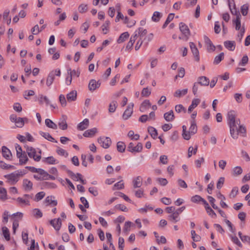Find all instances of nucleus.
I'll use <instances>...</instances> for the list:
<instances>
[{
	"label": "nucleus",
	"mask_w": 250,
	"mask_h": 250,
	"mask_svg": "<svg viewBox=\"0 0 250 250\" xmlns=\"http://www.w3.org/2000/svg\"><path fill=\"white\" fill-rule=\"evenodd\" d=\"M228 125L229 128L230 134L233 139L238 138L239 134L245 136L246 129L243 125H240V121L236 119V114L234 111L231 110L227 114Z\"/></svg>",
	"instance_id": "1"
},
{
	"label": "nucleus",
	"mask_w": 250,
	"mask_h": 250,
	"mask_svg": "<svg viewBox=\"0 0 250 250\" xmlns=\"http://www.w3.org/2000/svg\"><path fill=\"white\" fill-rule=\"evenodd\" d=\"M147 30L142 27H139L135 31L134 34L130 38L129 42L125 47V50L130 51L132 49L133 44L138 37H143L147 34Z\"/></svg>",
	"instance_id": "2"
},
{
	"label": "nucleus",
	"mask_w": 250,
	"mask_h": 250,
	"mask_svg": "<svg viewBox=\"0 0 250 250\" xmlns=\"http://www.w3.org/2000/svg\"><path fill=\"white\" fill-rule=\"evenodd\" d=\"M26 151L30 158H33L36 162H39L41 160L42 151L40 149L35 148L32 147H27Z\"/></svg>",
	"instance_id": "3"
},
{
	"label": "nucleus",
	"mask_w": 250,
	"mask_h": 250,
	"mask_svg": "<svg viewBox=\"0 0 250 250\" xmlns=\"http://www.w3.org/2000/svg\"><path fill=\"white\" fill-rule=\"evenodd\" d=\"M179 28L184 36L182 37H179V38L186 41H188L190 35V31L188 26L185 23L181 22L179 24Z\"/></svg>",
	"instance_id": "4"
},
{
	"label": "nucleus",
	"mask_w": 250,
	"mask_h": 250,
	"mask_svg": "<svg viewBox=\"0 0 250 250\" xmlns=\"http://www.w3.org/2000/svg\"><path fill=\"white\" fill-rule=\"evenodd\" d=\"M33 195L24 194L22 197H18L16 199L18 204L20 206H29L30 200L32 198Z\"/></svg>",
	"instance_id": "5"
},
{
	"label": "nucleus",
	"mask_w": 250,
	"mask_h": 250,
	"mask_svg": "<svg viewBox=\"0 0 250 250\" xmlns=\"http://www.w3.org/2000/svg\"><path fill=\"white\" fill-rule=\"evenodd\" d=\"M98 142L104 148H108L111 144V140L109 137L102 136L98 138Z\"/></svg>",
	"instance_id": "6"
},
{
	"label": "nucleus",
	"mask_w": 250,
	"mask_h": 250,
	"mask_svg": "<svg viewBox=\"0 0 250 250\" xmlns=\"http://www.w3.org/2000/svg\"><path fill=\"white\" fill-rule=\"evenodd\" d=\"M143 149V145L141 143H138L135 146L133 143H130L127 147V150L132 153L140 152Z\"/></svg>",
	"instance_id": "7"
},
{
	"label": "nucleus",
	"mask_w": 250,
	"mask_h": 250,
	"mask_svg": "<svg viewBox=\"0 0 250 250\" xmlns=\"http://www.w3.org/2000/svg\"><path fill=\"white\" fill-rule=\"evenodd\" d=\"M228 6L231 13L236 16V19L241 18L239 11H238L236 8V5L233 0H232V2L230 1V0H228Z\"/></svg>",
	"instance_id": "8"
},
{
	"label": "nucleus",
	"mask_w": 250,
	"mask_h": 250,
	"mask_svg": "<svg viewBox=\"0 0 250 250\" xmlns=\"http://www.w3.org/2000/svg\"><path fill=\"white\" fill-rule=\"evenodd\" d=\"M36 172H37V174L34 175V177L35 179L38 180H48V173L44 170L39 168L36 169Z\"/></svg>",
	"instance_id": "9"
},
{
	"label": "nucleus",
	"mask_w": 250,
	"mask_h": 250,
	"mask_svg": "<svg viewBox=\"0 0 250 250\" xmlns=\"http://www.w3.org/2000/svg\"><path fill=\"white\" fill-rule=\"evenodd\" d=\"M133 106L134 104L132 103H130L128 105L127 108L123 115V118L124 120L128 119L131 116L133 113Z\"/></svg>",
	"instance_id": "10"
},
{
	"label": "nucleus",
	"mask_w": 250,
	"mask_h": 250,
	"mask_svg": "<svg viewBox=\"0 0 250 250\" xmlns=\"http://www.w3.org/2000/svg\"><path fill=\"white\" fill-rule=\"evenodd\" d=\"M189 47L194 56L195 61L199 62L200 60L199 52L195 44L192 42H190Z\"/></svg>",
	"instance_id": "11"
},
{
	"label": "nucleus",
	"mask_w": 250,
	"mask_h": 250,
	"mask_svg": "<svg viewBox=\"0 0 250 250\" xmlns=\"http://www.w3.org/2000/svg\"><path fill=\"white\" fill-rule=\"evenodd\" d=\"M4 177L7 179V182L11 185L16 184L19 181L17 174H15L14 172L5 175Z\"/></svg>",
	"instance_id": "12"
},
{
	"label": "nucleus",
	"mask_w": 250,
	"mask_h": 250,
	"mask_svg": "<svg viewBox=\"0 0 250 250\" xmlns=\"http://www.w3.org/2000/svg\"><path fill=\"white\" fill-rule=\"evenodd\" d=\"M101 85V83L97 82L95 80L92 79L89 81L88 84V89L91 92H93L98 88Z\"/></svg>",
	"instance_id": "13"
},
{
	"label": "nucleus",
	"mask_w": 250,
	"mask_h": 250,
	"mask_svg": "<svg viewBox=\"0 0 250 250\" xmlns=\"http://www.w3.org/2000/svg\"><path fill=\"white\" fill-rule=\"evenodd\" d=\"M22 187L25 191H29L32 189L33 183L27 179H24L22 182Z\"/></svg>",
	"instance_id": "14"
},
{
	"label": "nucleus",
	"mask_w": 250,
	"mask_h": 250,
	"mask_svg": "<svg viewBox=\"0 0 250 250\" xmlns=\"http://www.w3.org/2000/svg\"><path fill=\"white\" fill-rule=\"evenodd\" d=\"M67 117L65 115H62V118L59 120L58 122V125L62 130H66L67 128V124L66 123Z\"/></svg>",
	"instance_id": "15"
},
{
	"label": "nucleus",
	"mask_w": 250,
	"mask_h": 250,
	"mask_svg": "<svg viewBox=\"0 0 250 250\" xmlns=\"http://www.w3.org/2000/svg\"><path fill=\"white\" fill-rule=\"evenodd\" d=\"M50 224L56 230H59L62 226V220L60 218L54 219L50 221Z\"/></svg>",
	"instance_id": "16"
},
{
	"label": "nucleus",
	"mask_w": 250,
	"mask_h": 250,
	"mask_svg": "<svg viewBox=\"0 0 250 250\" xmlns=\"http://www.w3.org/2000/svg\"><path fill=\"white\" fill-rule=\"evenodd\" d=\"M46 206L52 205L56 206L57 205V200H55V197L52 196H49L46 197L44 201Z\"/></svg>",
	"instance_id": "17"
},
{
	"label": "nucleus",
	"mask_w": 250,
	"mask_h": 250,
	"mask_svg": "<svg viewBox=\"0 0 250 250\" xmlns=\"http://www.w3.org/2000/svg\"><path fill=\"white\" fill-rule=\"evenodd\" d=\"M77 93L76 90H72L66 95L68 102H72L77 100Z\"/></svg>",
	"instance_id": "18"
},
{
	"label": "nucleus",
	"mask_w": 250,
	"mask_h": 250,
	"mask_svg": "<svg viewBox=\"0 0 250 250\" xmlns=\"http://www.w3.org/2000/svg\"><path fill=\"white\" fill-rule=\"evenodd\" d=\"M151 106V104L149 100H145L141 104L140 107V111L141 112H146L147 109H149V108Z\"/></svg>",
	"instance_id": "19"
},
{
	"label": "nucleus",
	"mask_w": 250,
	"mask_h": 250,
	"mask_svg": "<svg viewBox=\"0 0 250 250\" xmlns=\"http://www.w3.org/2000/svg\"><path fill=\"white\" fill-rule=\"evenodd\" d=\"M26 153V152H23V153H21L20 155L17 156L19 159V162L21 165H25L28 161Z\"/></svg>",
	"instance_id": "20"
},
{
	"label": "nucleus",
	"mask_w": 250,
	"mask_h": 250,
	"mask_svg": "<svg viewBox=\"0 0 250 250\" xmlns=\"http://www.w3.org/2000/svg\"><path fill=\"white\" fill-rule=\"evenodd\" d=\"M200 100L199 99H193L192 101L191 104L189 106L188 112L190 113L192 111L200 104Z\"/></svg>",
	"instance_id": "21"
},
{
	"label": "nucleus",
	"mask_w": 250,
	"mask_h": 250,
	"mask_svg": "<svg viewBox=\"0 0 250 250\" xmlns=\"http://www.w3.org/2000/svg\"><path fill=\"white\" fill-rule=\"evenodd\" d=\"M164 118L167 122H172L175 119L173 110H171L164 114Z\"/></svg>",
	"instance_id": "22"
},
{
	"label": "nucleus",
	"mask_w": 250,
	"mask_h": 250,
	"mask_svg": "<svg viewBox=\"0 0 250 250\" xmlns=\"http://www.w3.org/2000/svg\"><path fill=\"white\" fill-rule=\"evenodd\" d=\"M225 47L230 51H233L235 48V42L233 41H227L224 43Z\"/></svg>",
	"instance_id": "23"
},
{
	"label": "nucleus",
	"mask_w": 250,
	"mask_h": 250,
	"mask_svg": "<svg viewBox=\"0 0 250 250\" xmlns=\"http://www.w3.org/2000/svg\"><path fill=\"white\" fill-rule=\"evenodd\" d=\"M2 156L6 159L10 160L12 154L10 150L6 146H3L1 148Z\"/></svg>",
	"instance_id": "24"
},
{
	"label": "nucleus",
	"mask_w": 250,
	"mask_h": 250,
	"mask_svg": "<svg viewBox=\"0 0 250 250\" xmlns=\"http://www.w3.org/2000/svg\"><path fill=\"white\" fill-rule=\"evenodd\" d=\"M89 125V120L84 119L83 122L79 123L77 126V128L79 130H83L87 128Z\"/></svg>",
	"instance_id": "25"
},
{
	"label": "nucleus",
	"mask_w": 250,
	"mask_h": 250,
	"mask_svg": "<svg viewBox=\"0 0 250 250\" xmlns=\"http://www.w3.org/2000/svg\"><path fill=\"white\" fill-rule=\"evenodd\" d=\"M191 201L194 203H199L200 202H202L204 205H207V202L204 199H203L202 197H201L200 196L198 195H196L192 196L191 198Z\"/></svg>",
	"instance_id": "26"
},
{
	"label": "nucleus",
	"mask_w": 250,
	"mask_h": 250,
	"mask_svg": "<svg viewBox=\"0 0 250 250\" xmlns=\"http://www.w3.org/2000/svg\"><path fill=\"white\" fill-rule=\"evenodd\" d=\"M97 132V128L96 127L92 128L90 129H88L86 130L84 133L83 135L85 137H92L95 135V134Z\"/></svg>",
	"instance_id": "27"
},
{
	"label": "nucleus",
	"mask_w": 250,
	"mask_h": 250,
	"mask_svg": "<svg viewBox=\"0 0 250 250\" xmlns=\"http://www.w3.org/2000/svg\"><path fill=\"white\" fill-rule=\"evenodd\" d=\"M133 186L134 188H140L142 185V178L141 176H137L133 179Z\"/></svg>",
	"instance_id": "28"
},
{
	"label": "nucleus",
	"mask_w": 250,
	"mask_h": 250,
	"mask_svg": "<svg viewBox=\"0 0 250 250\" xmlns=\"http://www.w3.org/2000/svg\"><path fill=\"white\" fill-rule=\"evenodd\" d=\"M42 162L49 165H54L58 163V161L53 156L44 158L42 159Z\"/></svg>",
	"instance_id": "29"
},
{
	"label": "nucleus",
	"mask_w": 250,
	"mask_h": 250,
	"mask_svg": "<svg viewBox=\"0 0 250 250\" xmlns=\"http://www.w3.org/2000/svg\"><path fill=\"white\" fill-rule=\"evenodd\" d=\"M182 129H183L182 136H183V138L186 140H189L191 138V136L193 135L190 134V132L189 131H187V127L186 125H183Z\"/></svg>",
	"instance_id": "30"
},
{
	"label": "nucleus",
	"mask_w": 250,
	"mask_h": 250,
	"mask_svg": "<svg viewBox=\"0 0 250 250\" xmlns=\"http://www.w3.org/2000/svg\"><path fill=\"white\" fill-rule=\"evenodd\" d=\"M129 37V34L127 32H125L121 34L117 41L118 43H121L124 42Z\"/></svg>",
	"instance_id": "31"
},
{
	"label": "nucleus",
	"mask_w": 250,
	"mask_h": 250,
	"mask_svg": "<svg viewBox=\"0 0 250 250\" xmlns=\"http://www.w3.org/2000/svg\"><path fill=\"white\" fill-rule=\"evenodd\" d=\"M188 89L187 88H185L182 90L178 89L175 92L174 96L177 98H180L186 95L188 93Z\"/></svg>",
	"instance_id": "32"
},
{
	"label": "nucleus",
	"mask_w": 250,
	"mask_h": 250,
	"mask_svg": "<svg viewBox=\"0 0 250 250\" xmlns=\"http://www.w3.org/2000/svg\"><path fill=\"white\" fill-rule=\"evenodd\" d=\"M190 122L191 125L189 128V131H190V134L194 135L197 131V127L195 120H192Z\"/></svg>",
	"instance_id": "33"
},
{
	"label": "nucleus",
	"mask_w": 250,
	"mask_h": 250,
	"mask_svg": "<svg viewBox=\"0 0 250 250\" xmlns=\"http://www.w3.org/2000/svg\"><path fill=\"white\" fill-rule=\"evenodd\" d=\"M209 79L205 76H202L199 78L197 83L202 85L207 86L209 84Z\"/></svg>",
	"instance_id": "34"
},
{
	"label": "nucleus",
	"mask_w": 250,
	"mask_h": 250,
	"mask_svg": "<svg viewBox=\"0 0 250 250\" xmlns=\"http://www.w3.org/2000/svg\"><path fill=\"white\" fill-rule=\"evenodd\" d=\"M7 199V191L2 187H0V200L5 201Z\"/></svg>",
	"instance_id": "35"
},
{
	"label": "nucleus",
	"mask_w": 250,
	"mask_h": 250,
	"mask_svg": "<svg viewBox=\"0 0 250 250\" xmlns=\"http://www.w3.org/2000/svg\"><path fill=\"white\" fill-rule=\"evenodd\" d=\"M205 208L208 214L211 216L212 218H215L216 214L215 212L212 209V208L209 206L208 204L207 203V204H205Z\"/></svg>",
	"instance_id": "36"
},
{
	"label": "nucleus",
	"mask_w": 250,
	"mask_h": 250,
	"mask_svg": "<svg viewBox=\"0 0 250 250\" xmlns=\"http://www.w3.org/2000/svg\"><path fill=\"white\" fill-rule=\"evenodd\" d=\"M25 121H28V119L26 118L19 117L15 123L16 124L17 127H22L24 125Z\"/></svg>",
	"instance_id": "37"
},
{
	"label": "nucleus",
	"mask_w": 250,
	"mask_h": 250,
	"mask_svg": "<svg viewBox=\"0 0 250 250\" xmlns=\"http://www.w3.org/2000/svg\"><path fill=\"white\" fill-rule=\"evenodd\" d=\"M45 125L49 128H51L54 129H57V125L49 119H45Z\"/></svg>",
	"instance_id": "38"
},
{
	"label": "nucleus",
	"mask_w": 250,
	"mask_h": 250,
	"mask_svg": "<svg viewBox=\"0 0 250 250\" xmlns=\"http://www.w3.org/2000/svg\"><path fill=\"white\" fill-rule=\"evenodd\" d=\"M116 8L117 11V15L115 19V22H119L120 19L124 20L125 17L120 12V5L119 4H117L116 6Z\"/></svg>",
	"instance_id": "39"
},
{
	"label": "nucleus",
	"mask_w": 250,
	"mask_h": 250,
	"mask_svg": "<svg viewBox=\"0 0 250 250\" xmlns=\"http://www.w3.org/2000/svg\"><path fill=\"white\" fill-rule=\"evenodd\" d=\"M148 132L153 139H156L158 135L157 130L152 126H149L147 128Z\"/></svg>",
	"instance_id": "40"
},
{
	"label": "nucleus",
	"mask_w": 250,
	"mask_h": 250,
	"mask_svg": "<svg viewBox=\"0 0 250 250\" xmlns=\"http://www.w3.org/2000/svg\"><path fill=\"white\" fill-rule=\"evenodd\" d=\"M39 102L40 104H42L44 102L47 105L50 104V100L48 98L42 94L39 95Z\"/></svg>",
	"instance_id": "41"
},
{
	"label": "nucleus",
	"mask_w": 250,
	"mask_h": 250,
	"mask_svg": "<svg viewBox=\"0 0 250 250\" xmlns=\"http://www.w3.org/2000/svg\"><path fill=\"white\" fill-rule=\"evenodd\" d=\"M162 17V14L159 12L155 11L153 13L152 16V21L155 22H158Z\"/></svg>",
	"instance_id": "42"
},
{
	"label": "nucleus",
	"mask_w": 250,
	"mask_h": 250,
	"mask_svg": "<svg viewBox=\"0 0 250 250\" xmlns=\"http://www.w3.org/2000/svg\"><path fill=\"white\" fill-rule=\"evenodd\" d=\"M168 218L170 221L174 223H176L180 220L179 216L177 215V213H176L175 212L169 215Z\"/></svg>",
	"instance_id": "43"
},
{
	"label": "nucleus",
	"mask_w": 250,
	"mask_h": 250,
	"mask_svg": "<svg viewBox=\"0 0 250 250\" xmlns=\"http://www.w3.org/2000/svg\"><path fill=\"white\" fill-rule=\"evenodd\" d=\"M54 79L55 77L54 73H50L48 74L46 79V85L48 86H50L53 83Z\"/></svg>",
	"instance_id": "44"
},
{
	"label": "nucleus",
	"mask_w": 250,
	"mask_h": 250,
	"mask_svg": "<svg viewBox=\"0 0 250 250\" xmlns=\"http://www.w3.org/2000/svg\"><path fill=\"white\" fill-rule=\"evenodd\" d=\"M133 226V223L130 221H126L125 222L123 231L125 233H127L130 230V228Z\"/></svg>",
	"instance_id": "45"
},
{
	"label": "nucleus",
	"mask_w": 250,
	"mask_h": 250,
	"mask_svg": "<svg viewBox=\"0 0 250 250\" xmlns=\"http://www.w3.org/2000/svg\"><path fill=\"white\" fill-rule=\"evenodd\" d=\"M32 215L36 218H40L42 216V213L39 208H34L32 210Z\"/></svg>",
	"instance_id": "46"
},
{
	"label": "nucleus",
	"mask_w": 250,
	"mask_h": 250,
	"mask_svg": "<svg viewBox=\"0 0 250 250\" xmlns=\"http://www.w3.org/2000/svg\"><path fill=\"white\" fill-rule=\"evenodd\" d=\"M117 103L116 101H112L109 105L108 112L109 113H114L117 108Z\"/></svg>",
	"instance_id": "47"
},
{
	"label": "nucleus",
	"mask_w": 250,
	"mask_h": 250,
	"mask_svg": "<svg viewBox=\"0 0 250 250\" xmlns=\"http://www.w3.org/2000/svg\"><path fill=\"white\" fill-rule=\"evenodd\" d=\"M40 134L43 137H44L45 139H46V140L50 141V142H54L55 141V139L54 138H53L50 135L49 133H47V132H43L42 131H40L39 132Z\"/></svg>",
	"instance_id": "48"
},
{
	"label": "nucleus",
	"mask_w": 250,
	"mask_h": 250,
	"mask_svg": "<svg viewBox=\"0 0 250 250\" xmlns=\"http://www.w3.org/2000/svg\"><path fill=\"white\" fill-rule=\"evenodd\" d=\"M243 172V169L241 167L237 166L234 167L232 169V174L233 176H238L241 175Z\"/></svg>",
	"instance_id": "49"
},
{
	"label": "nucleus",
	"mask_w": 250,
	"mask_h": 250,
	"mask_svg": "<svg viewBox=\"0 0 250 250\" xmlns=\"http://www.w3.org/2000/svg\"><path fill=\"white\" fill-rule=\"evenodd\" d=\"M198 146L196 145L194 147L192 146L189 147L188 149V157H190L192 154H196L197 151Z\"/></svg>",
	"instance_id": "50"
},
{
	"label": "nucleus",
	"mask_w": 250,
	"mask_h": 250,
	"mask_svg": "<svg viewBox=\"0 0 250 250\" xmlns=\"http://www.w3.org/2000/svg\"><path fill=\"white\" fill-rule=\"evenodd\" d=\"M59 100L61 106L62 107H64L67 105V100H66V98L64 95L63 94H61L59 97Z\"/></svg>",
	"instance_id": "51"
},
{
	"label": "nucleus",
	"mask_w": 250,
	"mask_h": 250,
	"mask_svg": "<svg viewBox=\"0 0 250 250\" xmlns=\"http://www.w3.org/2000/svg\"><path fill=\"white\" fill-rule=\"evenodd\" d=\"M110 22L108 21H105V22L102 25L101 28L104 34H106L108 33L109 30V26Z\"/></svg>",
	"instance_id": "52"
},
{
	"label": "nucleus",
	"mask_w": 250,
	"mask_h": 250,
	"mask_svg": "<svg viewBox=\"0 0 250 250\" xmlns=\"http://www.w3.org/2000/svg\"><path fill=\"white\" fill-rule=\"evenodd\" d=\"M127 136L130 138L131 140H138L139 139L140 135L138 134H134L133 130H130Z\"/></svg>",
	"instance_id": "53"
},
{
	"label": "nucleus",
	"mask_w": 250,
	"mask_h": 250,
	"mask_svg": "<svg viewBox=\"0 0 250 250\" xmlns=\"http://www.w3.org/2000/svg\"><path fill=\"white\" fill-rule=\"evenodd\" d=\"M191 238L194 242H199L201 240V237L200 235L197 234L194 230L191 231Z\"/></svg>",
	"instance_id": "54"
},
{
	"label": "nucleus",
	"mask_w": 250,
	"mask_h": 250,
	"mask_svg": "<svg viewBox=\"0 0 250 250\" xmlns=\"http://www.w3.org/2000/svg\"><path fill=\"white\" fill-rule=\"evenodd\" d=\"M2 233L5 238V239L7 241H9L10 240V234L9 232V230L6 227H3L2 228Z\"/></svg>",
	"instance_id": "55"
},
{
	"label": "nucleus",
	"mask_w": 250,
	"mask_h": 250,
	"mask_svg": "<svg viewBox=\"0 0 250 250\" xmlns=\"http://www.w3.org/2000/svg\"><path fill=\"white\" fill-rule=\"evenodd\" d=\"M45 195V193L43 191H40L35 195L34 200L38 202L43 199Z\"/></svg>",
	"instance_id": "56"
},
{
	"label": "nucleus",
	"mask_w": 250,
	"mask_h": 250,
	"mask_svg": "<svg viewBox=\"0 0 250 250\" xmlns=\"http://www.w3.org/2000/svg\"><path fill=\"white\" fill-rule=\"evenodd\" d=\"M117 150L120 152H123L125 150V145L122 142H119L117 144Z\"/></svg>",
	"instance_id": "57"
},
{
	"label": "nucleus",
	"mask_w": 250,
	"mask_h": 250,
	"mask_svg": "<svg viewBox=\"0 0 250 250\" xmlns=\"http://www.w3.org/2000/svg\"><path fill=\"white\" fill-rule=\"evenodd\" d=\"M124 188V184L123 183V181L122 180L114 184L113 189V190H116V189H121Z\"/></svg>",
	"instance_id": "58"
},
{
	"label": "nucleus",
	"mask_w": 250,
	"mask_h": 250,
	"mask_svg": "<svg viewBox=\"0 0 250 250\" xmlns=\"http://www.w3.org/2000/svg\"><path fill=\"white\" fill-rule=\"evenodd\" d=\"M233 23L235 25V29L240 31L242 28L241 26V18L235 19L233 21Z\"/></svg>",
	"instance_id": "59"
},
{
	"label": "nucleus",
	"mask_w": 250,
	"mask_h": 250,
	"mask_svg": "<svg viewBox=\"0 0 250 250\" xmlns=\"http://www.w3.org/2000/svg\"><path fill=\"white\" fill-rule=\"evenodd\" d=\"M249 10V5L245 4L241 7V12L243 16H246L248 14Z\"/></svg>",
	"instance_id": "60"
},
{
	"label": "nucleus",
	"mask_w": 250,
	"mask_h": 250,
	"mask_svg": "<svg viewBox=\"0 0 250 250\" xmlns=\"http://www.w3.org/2000/svg\"><path fill=\"white\" fill-rule=\"evenodd\" d=\"M0 167L3 169H15V167L14 166L7 164L3 162H0Z\"/></svg>",
	"instance_id": "61"
},
{
	"label": "nucleus",
	"mask_w": 250,
	"mask_h": 250,
	"mask_svg": "<svg viewBox=\"0 0 250 250\" xmlns=\"http://www.w3.org/2000/svg\"><path fill=\"white\" fill-rule=\"evenodd\" d=\"M224 53H221L219 55L216 56L214 60V64H218L224 58Z\"/></svg>",
	"instance_id": "62"
},
{
	"label": "nucleus",
	"mask_w": 250,
	"mask_h": 250,
	"mask_svg": "<svg viewBox=\"0 0 250 250\" xmlns=\"http://www.w3.org/2000/svg\"><path fill=\"white\" fill-rule=\"evenodd\" d=\"M175 110L177 113H180L181 112L185 113L187 111L186 109L181 104L176 105L175 107Z\"/></svg>",
	"instance_id": "63"
},
{
	"label": "nucleus",
	"mask_w": 250,
	"mask_h": 250,
	"mask_svg": "<svg viewBox=\"0 0 250 250\" xmlns=\"http://www.w3.org/2000/svg\"><path fill=\"white\" fill-rule=\"evenodd\" d=\"M150 94L151 90L148 87L144 88L141 92L142 96L145 97H148Z\"/></svg>",
	"instance_id": "64"
}]
</instances>
